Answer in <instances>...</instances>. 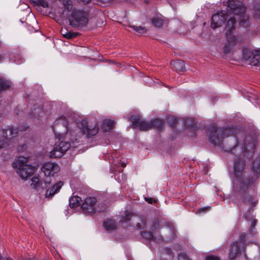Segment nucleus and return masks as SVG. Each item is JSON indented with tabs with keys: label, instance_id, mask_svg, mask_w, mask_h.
Here are the masks:
<instances>
[{
	"label": "nucleus",
	"instance_id": "1",
	"mask_svg": "<svg viewBox=\"0 0 260 260\" xmlns=\"http://www.w3.org/2000/svg\"><path fill=\"white\" fill-rule=\"evenodd\" d=\"M239 129L235 126L225 128L217 127L212 125L208 131L210 142L215 145H220L223 140L226 137H231L235 145L230 148L229 151L237 157L235 159L234 170L235 174L234 187L230 195V198L234 200L237 205L240 204H249V209H252L256 206L258 201L254 196V190L250 187L251 180L248 172L244 169L243 158H249L252 157L255 147L253 141L250 143H246L244 148L238 144L237 135Z\"/></svg>",
	"mask_w": 260,
	"mask_h": 260
},
{
	"label": "nucleus",
	"instance_id": "2",
	"mask_svg": "<svg viewBox=\"0 0 260 260\" xmlns=\"http://www.w3.org/2000/svg\"><path fill=\"white\" fill-rule=\"evenodd\" d=\"M30 4L38 11L42 8H48L50 11H57L62 16L68 15L70 12L69 21L73 27L80 28L86 26L89 21V10L82 6L88 5L91 1H59L62 8L57 9L55 6L48 4L47 1H29Z\"/></svg>",
	"mask_w": 260,
	"mask_h": 260
},
{
	"label": "nucleus",
	"instance_id": "3",
	"mask_svg": "<svg viewBox=\"0 0 260 260\" xmlns=\"http://www.w3.org/2000/svg\"><path fill=\"white\" fill-rule=\"evenodd\" d=\"M227 6V11L234 15L238 16L240 24L246 27L248 25V17L245 14L246 7L241 1H223Z\"/></svg>",
	"mask_w": 260,
	"mask_h": 260
},
{
	"label": "nucleus",
	"instance_id": "4",
	"mask_svg": "<svg viewBox=\"0 0 260 260\" xmlns=\"http://www.w3.org/2000/svg\"><path fill=\"white\" fill-rule=\"evenodd\" d=\"M99 131V127L97 125H88L85 121H82L78 127L75 129L70 132L69 139L73 142L77 141L79 137L83 135H86L87 137L95 135Z\"/></svg>",
	"mask_w": 260,
	"mask_h": 260
},
{
	"label": "nucleus",
	"instance_id": "5",
	"mask_svg": "<svg viewBox=\"0 0 260 260\" xmlns=\"http://www.w3.org/2000/svg\"><path fill=\"white\" fill-rule=\"evenodd\" d=\"M27 161V157L19 156L12 164L13 167L17 169V174L23 179L31 176L35 170L34 167L25 164Z\"/></svg>",
	"mask_w": 260,
	"mask_h": 260
},
{
	"label": "nucleus",
	"instance_id": "6",
	"mask_svg": "<svg viewBox=\"0 0 260 260\" xmlns=\"http://www.w3.org/2000/svg\"><path fill=\"white\" fill-rule=\"evenodd\" d=\"M120 222L121 225L124 228L135 224L139 229H144L146 226V218L137 216L130 212L122 216Z\"/></svg>",
	"mask_w": 260,
	"mask_h": 260
},
{
	"label": "nucleus",
	"instance_id": "7",
	"mask_svg": "<svg viewBox=\"0 0 260 260\" xmlns=\"http://www.w3.org/2000/svg\"><path fill=\"white\" fill-rule=\"evenodd\" d=\"M52 127L56 138L60 140L68 137V121L66 117L62 116L56 119Z\"/></svg>",
	"mask_w": 260,
	"mask_h": 260
},
{
	"label": "nucleus",
	"instance_id": "8",
	"mask_svg": "<svg viewBox=\"0 0 260 260\" xmlns=\"http://www.w3.org/2000/svg\"><path fill=\"white\" fill-rule=\"evenodd\" d=\"M97 200L95 197H89L85 199L82 205V209L85 213L93 214L101 212L105 210V204L96 205Z\"/></svg>",
	"mask_w": 260,
	"mask_h": 260
},
{
	"label": "nucleus",
	"instance_id": "9",
	"mask_svg": "<svg viewBox=\"0 0 260 260\" xmlns=\"http://www.w3.org/2000/svg\"><path fill=\"white\" fill-rule=\"evenodd\" d=\"M70 147L69 142L60 141L55 146L53 150L50 152L49 156L52 158H59L61 157Z\"/></svg>",
	"mask_w": 260,
	"mask_h": 260
},
{
	"label": "nucleus",
	"instance_id": "10",
	"mask_svg": "<svg viewBox=\"0 0 260 260\" xmlns=\"http://www.w3.org/2000/svg\"><path fill=\"white\" fill-rule=\"evenodd\" d=\"M133 128H138L141 131H147L151 129L150 122L143 120L140 116L134 115L131 118Z\"/></svg>",
	"mask_w": 260,
	"mask_h": 260
},
{
	"label": "nucleus",
	"instance_id": "11",
	"mask_svg": "<svg viewBox=\"0 0 260 260\" xmlns=\"http://www.w3.org/2000/svg\"><path fill=\"white\" fill-rule=\"evenodd\" d=\"M18 132V130L17 128H14L12 126H8L7 128L4 129L3 134L5 138V141L0 140V148L6 147L7 144L17 136Z\"/></svg>",
	"mask_w": 260,
	"mask_h": 260
},
{
	"label": "nucleus",
	"instance_id": "12",
	"mask_svg": "<svg viewBox=\"0 0 260 260\" xmlns=\"http://www.w3.org/2000/svg\"><path fill=\"white\" fill-rule=\"evenodd\" d=\"M228 18L226 13L224 11L214 14L212 16L211 23V26L212 28L215 29L222 26Z\"/></svg>",
	"mask_w": 260,
	"mask_h": 260
},
{
	"label": "nucleus",
	"instance_id": "13",
	"mask_svg": "<svg viewBox=\"0 0 260 260\" xmlns=\"http://www.w3.org/2000/svg\"><path fill=\"white\" fill-rule=\"evenodd\" d=\"M59 166L54 162H47L42 167V171L46 176H52L59 171Z\"/></svg>",
	"mask_w": 260,
	"mask_h": 260
},
{
	"label": "nucleus",
	"instance_id": "14",
	"mask_svg": "<svg viewBox=\"0 0 260 260\" xmlns=\"http://www.w3.org/2000/svg\"><path fill=\"white\" fill-rule=\"evenodd\" d=\"M30 185L32 188L36 189H44L46 188L51 183L50 179L46 180L40 179L38 177L34 176L31 180Z\"/></svg>",
	"mask_w": 260,
	"mask_h": 260
},
{
	"label": "nucleus",
	"instance_id": "15",
	"mask_svg": "<svg viewBox=\"0 0 260 260\" xmlns=\"http://www.w3.org/2000/svg\"><path fill=\"white\" fill-rule=\"evenodd\" d=\"M227 43L223 47L224 54L230 53L233 50V47L236 45L238 42L237 37L235 36H231V33L226 34Z\"/></svg>",
	"mask_w": 260,
	"mask_h": 260
},
{
	"label": "nucleus",
	"instance_id": "16",
	"mask_svg": "<svg viewBox=\"0 0 260 260\" xmlns=\"http://www.w3.org/2000/svg\"><path fill=\"white\" fill-rule=\"evenodd\" d=\"M63 184V182L61 181H59L54 184L50 188L46 190L45 192L46 198L51 199L55 194L59 191Z\"/></svg>",
	"mask_w": 260,
	"mask_h": 260
},
{
	"label": "nucleus",
	"instance_id": "17",
	"mask_svg": "<svg viewBox=\"0 0 260 260\" xmlns=\"http://www.w3.org/2000/svg\"><path fill=\"white\" fill-rule=\"evenodd\" d=\"M240 247L241 245L238 242H234L231 244L229 250V258L231 260L236 258L240 250Z\"/></svg>",
	"mask_w": 260,
	"mask_h": 260
},
{
	"label": "nucleus",
	"instance_id": "18",
	"mask_svg": "<svg viewBox=\"0 0 260 260\" xmlns=\"http://www.w3.org/2000/svg\"><path fill=\"white\" fill-rule=\"evenodd\" d=\"M171 64L174 67L176 71L183 72L185 70V63L181 60H176L171 62Z\"/></svg>",
	"mask_w": 260,
	"mask_h": 260
},
{
	"label": "nucleus",
	"instance_id": "19",
	"mask_svg": "<svg viewBox=\"0 0 260 260\" xmlns=\"http://www.w3.org/2000/svg\"><path fill=\"white\" fill-rule=\"evenodd\" d=\"M11 82L5 78L0 77V91L9 89L11 86Z\"/></svg>",
	"mask_w": 260,
	"mask_h": 260
},
{
	"label": "nucleus",
	"instance_id": "20",
	"mask_svg": "<svg viewBox=\"0 0 260 260\" xmlns=\"http://www.w3.org/2000/svg\"><path fill=\"white\" fill-rule=\"evenodd\" d=\"M235 23H236V18L235 17H231L229 20L228 21L227 24L226 26V29H227V31L226 34L228 32L231 33V36H234L233 34L232 30L235 28Z\"/></svg>",
	"mask_w": 260,
	"mask_h": 260
},
{
	"label": "nucleus",
	"instance_id": "21",
	"mask_svg": "<svg viewBox=\"0 0 260 260\" xmlns=\"http://www.w3.org/2000/svg\"><path fill=\"white\" fill-rule=\"evenodd\" d=\"M115 124L114 121L110 119H106L103 121L102 128L104 132H108L111 130Z\"/></svg>",
	"mask_w": 260,
	"mask_h": 260
},
{
	"label": "nucleus",
	"instance_id": "22",
	"mask_svg": "<svg viewBox=\"0 0 260 260\" xmlns=\"http://www.w3.org/2000/svg\"><path fill=\"white\" fill-rule=\"evenodd\" d=\"M104 226L107 230H113L116 229L117 224L114 220L108 219L104 222Z\"/></svg>",
	"mask_w": 260,
	"mask_h": 260
},
{
	"label": "nucleus",
	"instance_id": "23",
	"mask_svg": "<svg viewBox=\"0 0 260 260\" xmlns=\"http://www.w3.org/2000/svg\"><path fill=\"white\" fill-rule=\"evenodd\" d=\"M81 198L78 196H73L69 200V205L71 208H75L81 204Z\"/></svg>",
	"mask_w": 260,
	"mask_h": 260
},
{
	"label": "nucleus",
	"instance_id": "24",
	"mask_svg": "<svg viewBox=\"0 0 260 260\" xmlns=\"http://www.w3.org/2000/svg\"><path fill=\"white\" fill-rule=\"evenodd\" d=\"M152 24L156 27H160L164 23V19L161 16H155L151 19Z\"/></svg>",
	"mask_w": 260,
	"mask_h": 260
},
{
	"label": "nucleus",
	"instance_id": "25",
	"mask_svg": "<svg viewBox=\"0 0 260 260\" xmlns=\"http://www.w3.org/2000/svg\"><path fill=\"white\" fill-rule=\"evenodd\" d=\"M150 122L151 124V128L154 127L157 129H161L164 124V122L162 120L157 119L152 120Z\"/></svg>",
	"mask_w": 260,
	"mask_h": 260
},
{
	"label": "nucleus",
	"instance_id": "26",
	"mask_svg": "<svg viewBox=\"0 0 260 260\" xmlns=\"http://www.w3.org/2000/svg\"><path fill=\"white\" fill-rule=\"evenodd\" d=\"M143 238L147 240L156 241V239L151 232H142L141 233Z\"/></svg>",
	"mask_w": 260,
	"mask_h": 260
},
{
	"label": "nucleus",
	"instance_id": "27",
	"mask_svg": "<svg viewBox=\"0 0 260 260\" xmlns=\"http://www.w3.org/2000/svg\"><path fill=\"white\" fill-rule=\"evenodd\" d=\"M196 125V123L193 118H187L184 121V125L188 128H193Z\"/></svg>",
	"mask_w": 260,
	"mask_h": 260
},
{
	"label": "nucleus",
	"instance_id": "28",
	"mask_svg": "<svg viewBox=\"0 0 260 260\" xmlns=\"http://www.w3.org/2000/svg\"><path fill=\"white\" fill-rule=\"evenodd\" d=\"M251 167L253 172H256L258 170H260V156L258 158L255 159L252 164Z\"/></svg>",
	"mask_w": 260,
	"mask_h": 260
},
{
	"label": "nucleus",
	"instance_id": "29",
	"mask_svg": "<svg viewBox=\"0 0 260 260\" xmlns=\"http://www.w3.org/2000/svg\"><path fill=\"white\" fill-rule=\"evenodd\" d=\"M129 27L139 34H143L147 31V29L142 26L130 25Z\"/></svg>",
	"mask_w": 260,
	"mask_h": 260
},
{
	"label": "nucleus",
	"instance_id": "30",
	"mask_svg": "<svg viewBox=\"0 0 260 260\" xmlns=\"http://www.w3.org/2000/svg\"><path fill=\"white\" fill-rule=\"evenodd\" d=\"M254 10V18L256 19L257 21L260 22V5L255 6Z\"/></svg>",
	"mask_w": 260,
	"mask_h": 260
},
{
	"label": "nucleus",
	"instance_id": "31",
	"mask_svg": "<svg viewBox=\"0 0 260 260\" xmlns=\"http://www.w3.org/2000/svg\"><path fill=\"white\" fill-rule=\"evenodd\" d=\"M243 56V58L246 60H250L253 57V53L250 50H244Z\"/></svg>",
	"mask_w": 260,
	"mask_h": 260
},
{
	"label": "nucleus",
	"instance_id": "32",
	"mask_svg": "<svg viewBox=\"0 0 260 260\" xmlns=\"http://www.w3.org/2000/svg\"><path fill=\"white\" fill-rule=\"evenodd\" d=\"M256 224V220L255 219H253L252 221H251L250 223V229L249 230V234L252 235H254V229Z\"/></svg>",
	"mask_w": 260,
	"mask_h": 260
},
{
	"label": "nucleus",
	"instance_id": "33",
	"mask_svg": "<svg viewBox=\"0 0 260 260\" xmlns=\"http://www.w3.org/2000/svg\"><path fill=\"white\" fill-rule=\"evenodd\" d=\"M78 32H74L68 31L66 35L65 38L68 39H71L74 38L79 35Z\"/></svg>",
	"mask_w": 260,
	"mask_h": 260
},
{
	"label": "nucleus",
	"instance_id": "34",
	"mask_svg": "<svg viewBox=\"0 0 260 260\" xmlns=\"http://www.w3.org/2000/svg\"><path fill=\"white\" fill-rule=\"evenodd\" d=\"M245 237L246 236L244 233H242L240 235V238H239V241H238L240 245H242V248H244V243L245 242Z\"/></svg>",
	"mask_w": 260,
	"mask_h": 260
},
{
	"label": "nucleus",
	"instance_id": "35",
	"mask_svg": "<svg viewBox=\"0 0 260 260\" xmlns=\"http://www.w3.org/2000/svg\"><path fill=\"white\" fill-rule=\"evenodd\" d=\"M178 260H190L187 254L185 253H181L178 255Z\"/></svg>",
	"mask_w": 260,
	"mask_h": 260
},
{
	"label": "nucleus",
	"instance_id": "36",
	"mask_svg": "<svg viewBox=\"0 0 260 260\" xmlns=\"http://www.w3.org/2000/svg\"><path fill=\"white\" fill-rule=\"evenodd\" d=\"M210 208V207H203V208H200L197 210V214H200L202 212H207L209 210Z\"/></svg>",
	"mask_w": 260,
	"mask_h": 260
},
{
	"label": "nucleus",
	"instance_id": "37",
	"mask_svg": "<svg viewBox=\"0 0 260 260\" xmlns=\"http://www.w3.org/2000/svg\"><path fill=\"white\" fill-rule=\"evenodd\" d=\"M206 260H220L218 257L214 255H209L206 257Z\"/></svg>",
	"mask_w": 260,
	"mask_h": 260
},
{
	"label": "nucleus",
	"instance_id": "38",
	"mask_svg": "<svg viewBox=\"0 0 260 260\" xmlns=\"http://www.w3.org/2000/svg\"><path fill=\"white\" fill-rule=\"evenodd\" d=\"M68 30L67 29H62L60 31L61 35L65 38Z\"/></svg>",
	"mask_w": 260,
	"mask_h": 260
},
{
	"label": "nucleus",
	"instance_id": "39",
	"mask_svg": "<svg viewBox=\"0 0 260 260\" xmlns=\"http://www.w3.org/2000/svg\"><path fill=\"white\" fill-rule=\"evenodd\" d=\"M0 260H13V259L6 256H1Z\"/></svg>",
	"mask_w": 260,
	"mask_h": 260
},
{
	"label": "nucleus",
	"instance_id": "40",
	"mask_svg": "<svg viewBox=\"0 0 260 260\" xmlns=\"http://www.w3.org/2000/svg\"><path fill=\"white\" fill-rule=\"evenodd\" d=\"M25 7L23 8V9L25 10H27V12H29V6L28 5V4H25Z\"/></svg>",
	"mask_w": 260,
	"mask_h": 260
},
{
	"label": "nucleus",
	"instance_id": "41",
	"mask_svg": "<svg viewBox=\"0 0 260 260\" xmlns=\"http://www.w3.org/2000/svg\"><path fill=\"white\" fill-rule=\"evenodd\" d=\"M172 119L174 120V123H173V124H171V126L174 127V125H175L176 124V119H175L173 117V118H172Z\"/></svg>",
	"mask_w": 260,
	"mask_h": 260
},
{
	"label": "nucleus",
	"instance_id": "42",
	"mask_svg": "<svg viewBox=\"0 0 260 260\" xmlns=\"http://www.w3.org/2000/svg\"><path fill=\"white\" fill-rule=\"evenodd\" d=\"M121 165L122 168H124L126 167V164L124 162L121 163Z\"/></svg>",
	"mask_w": 260,
	"mask_h": 260
},
{
	"label": "nucleus",
	"instance_id": "43",
	"mask_svg": "<svg viewBox=\"0 0 260 260\" xmlns=\"http://www.w3.org/2000/svg\"><path fill=\"white\" fill-rule=\"evenodd\" d=\"M14 61L15 62H16V63H17V64H19V63H21V62H20V61H17V60H15V59H14Z\"/></svg>",
	"mask_w": 260,
	"mask_h": 260
},
{
	"label": "nucleus",
	"instance_id": "44",
	"mask_svg": "<svg viewBox=\"0 0 260 260\" xmlns=\"http://www.w3.org/2000/svg\"><path fill=\"white\" fill-rule=\"evenodd\" d=\"M99 2H100V5H101V4H104V3H103V2H104V1H99Z\"/></svg>",
	"mask_w": 260,
	"mask_h": 260
},
{
	"label": "nucleus",
	"instance_id": "45",
	"mask_svg": "<svg viewBox=\"0 0 260 260\" xmlns=\"http://www.w3.org/2000/svg\"><path fill=\"white\" fill-rule=\"evenodd\" d=\"M149 203H152V199H149V200L148 201Z\"/></svg>",
	"mask_w": 260,
	"mask_h": 260
},
{
	"label": "nucleus",
	"instance_id": "46",
	"mask_svg": "<svg viewBox=\"0 0 260 260\" xmlns=\"http://www.w3.org/2000/svg\"><path fill=\"white\" fill-rule=\"evenodd\" d=\"M39 109L40 111L42 110V108H39Z\"/></svg>",
	"mask_w": 260,
	"mask_h": 260
},
{
	"label": "nucleus",
	"instance_id": "47",
	"mask_svg": "<svg viewBox=\"0 0 260 260\" xmlns=\"http://www.w3.org/2000/svg\"><path fill=\"white\" fill-rule=\"evenodd\" d=\"M119 171H121V172H122V170H121L120 169L119 170Z\"/></svg>",
	"mask_w": 260,
	"mask_h": 260
}]
</instances>
